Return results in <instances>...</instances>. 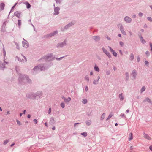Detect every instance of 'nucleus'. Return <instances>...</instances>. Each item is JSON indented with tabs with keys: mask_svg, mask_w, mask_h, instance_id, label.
Returning a JSON list of instances; mask_svg holds the SVG:
<instances>
[{
	"mask_svg": "<svg viewBox=\"0 0 152 152\" xmlns=\"http://www.w3.org/2000/svg\"><path fill=\"white\" fill-rule=\"evenodd\" d=\"M3 55L4 58L5 57L6 55V52L5 51V50L4 49V48H3Z\"/></svg>",
	"mask_w": 152,
	"mask_h": 152,
	"instance_id": "obj_44",
	"label": "nucleus"
},
{
	"mask_svg": "<svg viewBox=\"0 0 152 152\" xmlns=\"http://www.w3.org/2000/svg\"><path fill=\"white\" fill-rule=\"evenodd\" d=\"M146 89L145 87L144 86H143L142 87V88L140 89V92L141 93H142L143 92H144Z\"/></svg>",
	"mask_w": 152,
	"mask_h": 152,
	"instance_id": "obj_28",
	"label": "nucleus"
},
{
	"mask_svg": "<svg viewBox=\"0 0 152 152\" xmlns=\"http://www.w3.org/2000/svg\"><path fill=\"white\" fill-rule=\"evenodd\" d=\"M134 58V55L133 53H131L130 55L129 60L132 61Z\"/></svg>",
	"mask_w": 152,
	"mask_h": 152,
	"instance_id": "obj_24",
	"label": "nucleus"
},
{
	"mask_svg": "<svg viewBox=\"0 0 152 152\" xmlns=\"http://www.w3.org/2000/svg\"><path fill=\"white\" fill-rule=\"evenodd\" d=\"M55 58V56L54 55L53 53H50L47 54L45 56H43L41 59L39 60L38 61L39 62L46 61H51L54 60Z\"/></svg>",
	"mask_w": 152,
	"mask_h": 152,
	"instance_id": "obj_1",
	"label": "nucleus"
},
{
	"mask_svg": "<svg viewBox=\"0 0 152 152\" xmlns=\"http://www.w3.org/2000/svg\"><path fill=\"white\" fill-rule=\"evenodd\" d=\"M103 52L108 56L109 58H111V55L110 53L107 51L104 48H102Z\"/></svg>",
	"mask_w": 152,
	"mask_h": 152,
	"instance_id": "obj_9",
	"label": "nucleus"
},
{
	"mask_svg": "<svg viewBox=\"0 0 152 152\" xmlns=\"http://www.w3.org/2000/svg\"><path fill=\"white\" fill-rule=\"evenodd\" d=\"M47 67H40L39 68H40V69H39V71H45V70H46L47 69Z\"/></svg>",
	"mask_w": 152,
	"mask_h": 152,
	"instance_id": "obj_32",
	"label": "nucleus"
},
{
	"mask_svg": "<svg viewBox=\"0 0 152 152\" xmlns=\"http://www.w3.org/2000/svg\"><path fill=\"white\" fill-rule=\"evenodd\" d=\"M138 15H139V16L140 17H142L143 15V14L142 13H141V12H140L139 14H138Z\"/></svg>",
	"mask_w": 152,
	"mask_h": 152,
	"instance_id": "obj_59",
	"label": "nucleus"
},
{
	"mask_svg": "<svg viewBox=\"0 0 152 152\" xmlns=\"http://www.w3.org/2000/svg\"><path fill=\"white\" fill-rule=\"evenodd\" d=\"M85 90L86 92H87L88 91V87L87 86H86Z\"/></svg>",
	"mask_w": 152,
	"mask_h": 152,
	"instance_id": "obj_63",
	"label": "nucleus"
},
{
	"mask_svg": "<svg viewBox=\"0 0 152 152\" xmlns=\"http://www.w3.org/2000/svg\"><path fill=\"white\" fill-rule=\"evenodd\" d=\"M86 123L87 126H89L91 124V121L90 120H87L86 121Z\"/></svg>",
	"mask_w": 152,
	"mask_h": 152,
	"instance_id": "obj_21",
	"label": "nucleus"
},
{
	"mask_svg": "<svg viewBox=\"0 0 152 152\" xmlns=\"http://www.w3.org/2000/svg\"><path fill=\"white\" fill-rule=\"evenodd\" d=\"M120 31L123 35H125L126 34L125 31L124 29V28L120 29Z\"/></svg>",
	"mask_w": 152,
	"mask_h": 152,
	"instance_id": "obj_30",
	"label": "nucleus"
},
{
	"mask_svg": "<svg viewBox=\"0 0 152 152\" xmlns=\"http://www.w3.org/2000/svg\"><path fill=\"white\" fill-rule=\"evenodd\" d=\"M14 43L16 46L17 49H19V44L18 43L15 42H14Z\"/></svg>",
	"mask_w": 152,
	"mask_h": 152,
	"instance_id": "obj_43",
	"label": "nucleus"
},
{
	"mask_svg": "<svg viewBox=\"0 0 152 152\" xmlns=\"http://www.w3.org/2000/svg\"><path fill=\"white\" fill-rule=\"evenodd\" d=\"M18 27L19 28H20V27L21 25V21L20 20H18Z\"/></svg>",
	"mask_w": 152,
	"mask_h": 152,
	"instance_id": "obj_42",
	"label": "nucleus"
},
{
	"mask_svg": "<svg viewBox=\"0 0 152 152\" xmlns=\"http://www.w3.org/2000/svg\"><path fill=\"white\" fill-rule=\"evenodd\" d=\"M125 78L126 80H128L129 79V74L128 72H126L125 73Z\"/></svg>",
	"mask_w": 152,
	"mask_h": 152,
	"instance_id": "obj_22",
	"label": "nucleus"
},
{
	"mask_svg": "<svg viewBox=\"0 0 152 152\" xmlns=\"http://www.w3.org/2000/svg\"><path fill=\"white\" fill-rule=\"evenodd\" d=\"M35 99H38L42 95V93L41 91H38L35 93H34Z\"/></svg>",
	"mask_w": 152,
	"mask_h": 152,
	"instance_id": "obj_5",
	"label": "nucleus"
},
{
	"mask_svg": "<svg viewBox=\"0 0 152 152\" xmlns=\"http://www.w3.org/2000/svg\"><path fill=\"white\" fill-rule=\"evenodd\" d=\"M66 39H65L63 42L58 43L56 45L57 48H62L66 45Z\"/></svg>",
	"mask_w": 152,
	"mask_h": 152,
	"instance_id": "obj_6",
	"label": "nucleus"
},
{
	"mask_svg": "<svg viewBox=\"0 0 152 152\" xmlns=\"http://www.w3.org/2000/svg\"><path fill=\"white\" fill-rule=\"evenodd\" d=\"M149 45L151 48L150 50L152 52V43L150 42L149 43Z\"/></svg>",
	"mask_w": 152,
	"mask_h": 152,
	"instance_id": "obj_53",
	"label": "nucleus"
},
{
	"mask_svg": "<svg viewBox=\"0 0 152 152\" xmlns=\"http://www.w3.org/2000/svg\"><path fill=\"white\" fill-rule=\"evenodd\" d=\"M82 102L83 104H85L87 103L88 100L86 99H82Z\"/></svg>",
	"mask_w": 152,
	"mask_h": 152,
	"instance_id": "obj_29",
	"label": "nucleus"
},
{
	"mask_svg": "<svg viewBox=\"0 0 152 152\" xmlns=\"http://www.w3.org/2000/svg\"><path fill=\"white\" fill-rule=\"evenodd\" d=\"M106 38L109 40H111V38L109 37L108 36H106Z\"/></svg>",
	"mask_w": 152,
	"mask_h": 152,
	"instance_id": "obj_64",
	"label": "nucleus"
},
{
	"mask_svg": "<svg viewBox=\"0 0 152 152\" xmlns=\"http://www.w3.org/2000/svg\"><path fill=\"white\" fill-rule=\"evenodd\" d=\"M113 54L114 56L115 57H117V54L116 52H115Z\"/></svg>",
	"mask_w": 152,
	"mask_h": 152,
	"instance_id": "obj_58",
	"label": "nucleus"
},
{
	"mask_svg": "<svg viewBox=\"0 0 152 152\" xmlns=\"http://www.w3.org/2000/svg\"><path fill=\"white\" fill-rule=\"evenodd\" d=\"M148 102L151 104H152V101L148 97L146 98L145 99L142 101L143 102L145 103V102Z\"/></svg>",
	"mask_w": 152,
	"mask_h": 152,
	"instance_id": "obj_15",
	"label": "nucleus"
},
{
	"mask_svg": "<svg viewBox=\"0 0 152 152\" xmlns=\"http://www.w3.org/2000/svg\"><path fill=\"white\" fill-rule=\"evenodd\" d=\"M16 121V122H17V124L19 126H20V125H21L22 124L21 123V122H20L18 120H17Z\"/></svg>",
	"mask_w": 152,
	"mask_h": 152,
	"instance_id": "obj_46",
	"label": "nucleus"
},
{
	"mask_svg": "<svg viewBox=\"0 0 152 152\" xmlns=\"http://www.w3.org/2000/svg\"><path fill=\"white\" fill-rule=\"evenodd\" d=\"M110 71H106V74L107 75H109L110 74Z\"/></svg>",
	"mask_w": 152,
	"mask_h": 152,
	"instance_id": "obj_60",
	"label": "nucleus"
},
{
	"mask_svg": "<svg viewBox=\"0 0 152 152\" xmlns=\"http://www.w3.org/2000/svg\"><path fill=\"white\" fill-rule=\"evenodd\" d=\"M8 21L6 20L3 23L2 25V26H3V28L5 27L6 24L8 23Z\"/></svg>",
	"mask_w": 152,
	"mask_h": 152,
	"instance_id": "obj_37",
	"label": "nucleus"
},
{
	"mask_svg": "<svg viewBox=\"0 0 152 152\" xmlns=\"http://www.w3.org/2000/svg\"><path fill=\"white\" fill-rule=\"evenodd\" d=\"M140 39L142 43L143 44L145 43L146 42L144 39H143L142 37H141V38H140Z\"/></svg>",
	"mask_w": 152,
	"mask_h": 152,
	"instance_id": "obj_33",
	"label": "nucleus"
},
{
	"mask_svg": "<svg viewBox=\"0 0 152 152\" xmlns=\"http://www.w3.org/2000/svg\"><path fill=\"white\" fill-rule=\"evenodd\" d=\"M94 70L96 71H99V69L98 67H94Z\"/></svg>",
	"mask_w": 152,
	"mask_h": 152,
	"instance_id": "obj_51",
	"label": "nucleus"
},
{
	"mask_svg": "<svg viewBox=\"0 0 152 152\" xmlns=\"http://www.w3.org/2000/svg\"><path fill=\"white\" fill-rule=\"evenodd\" d=\"M119 98L120 100L121 101H122L124 99V96L122 93H121L119 94Z\"/></svg>",
	"mask_w": 152,
	"mask_h": 152,
	"instance_id": "obj_18",
	"label": "nucleus"
},
{
	"mask_svg": "<svg viewBox=\"0 0 152 152\" xmlns=\"http://www.w3.org/2000/svg\"><path fill=\"white\" fill-rule=\"evenodd\" d=\"M120 116L122 117H126V116L124 114H121L120 115Z\"/></svg>",
	"mask_w": 152,
	"mask_h": 152,
	"instance_id": "obj_57",
	"label": "nucleus"
},
{
	"mask_svg": "<svg viewBox=\"0 0 152 152\" xmlns=\"http://www.w3.org/2000/svg\"><path fill=\"white\" fill-rule=\"evenodd\" d=\"M1 31L3 32H4L5 31V27L3 28V26H2L1 29Z\"/></svg>",
	"mask_w": 152,
	"mask_h": 152,
	"instance_id": "obj_50",
	"label": "nucleus"
},
{
	"mask_svg": "<svg viewBox=\"0 0 152 152\" xmlns=\"http://www.w3.org/2000/svg\"><path fill=\"white\" fill-rule=\"evenodd\" d=\"M148 20L150 21L151 22L152 21V19L151 17H147Z\"/></svg>",
	"mask_w": 152,
	"mask_h": 152,
	"instance_id": "obj_52",
	"label": "nucleus"
},
{
	"mask_svg": "<svg viewBox=\"0 0 152 152\" xmlns=\"http://www.w3.org/2000/svg\"><path fill=\"white\" fill-rule=\"evenodd\" d=\"M138 35L139 37H140V38H141V37H142V34L141 32H138Z\"/></svg>",
	"mask_w": 152,
	"mask_h": 152,
	"instance_id": "obj_49",
	"label": "nucleus"
},
{
	"mask_svg": "<svg viewBox=\"0 0 152 152\" xmlns=\"http://www.w3.org/2000/svg\"><path fill=\"white\" fill-rule=\"evenodd\" d=\"M124 21L127 23H131L132 21V19L130 17L126 16L124 18Z\"/></svg>",
	"mask_w": 152,
	"mask_h": 152,
	"instance_id": "obj_7",
	"label": "nucleus"
},
{
	"mask_svg": "<svg viewBox=\"0 0 152 152\" xmlns=\"http://www.w3.org/2000/svg\"><path fill=\"white\" fill-rule=\"evenodd\" d=\"M14 14L15 16L18 18H19L20 17V13L18 11L15 12Z\"/></svg>",
	"mask_w": 152,
	"mask_h": 152,
	"instance_id": "obj_23",
	"label": "nucleus"
},
{
	"mask_svg": "<svg viewBox=\"0 0 152 152\" xmlns=\"http://www.w3.org/2000/svg\"><path fill=\"white\" fill-rule=\"evenodd\" d=\"M23 3L26 5V8L27 9L30 8L31 7V5L29 3V2H28V1H25V2H23Z\"/></svg>",
	"mask_w": 152,
	"mask_h": 152,
	"instance_id": "obj_19",
	"label": "nucleus"
},
{
	"mask_svg": "<svg viewBox=\"0 0 152 152\" xmlns=\"http://www.w3.org/2000/svg\"><path fill=\"white\" fill-rule=\"evenodd\" d=\"M145 54H146V55L147 56H149L150 55V53L148 51H147L146 52V53H145Z\"/></svg>",
	"mask_w": 152,
	"mask_h": 152,
	"instance_id": "obj_54",
	"label": "nucleus"
},
{
	"mask_svg": "<svg viewBox=\"0 0 152 152\" xmlns=\"http://www.w3.org/2000/svg\"><path fill=\"white\" fill-rule=\"evenodd\" d=\"M58 33V32L57 31H54L53 32H51L48 34L47 35L45 36V37L47 38L50 37L57 34Z\"/></svg>",
	"mask_w": 152,
	"mask_h": 152,
	"instance_id": "obj_10",
	"label": "nucleus"
},
{
	"mask_svg": "<svg viewBox=\"0 0 152 152\" xmlns=\"http://www.w3.org/2000/svg\"><path fill=\"white\" fill-rule=\"evenodd\" d=\"M64 57V56H63V57H61L58 58H55L56 59V60H57L59 61V60H61Z\"/></svg>",
	"mask_w": 152,
	"mask_h": 152,
	"instance_id": "obj_48",
	"label": "nucleus"
},
{
	"mask_svg": "<svg viewBox=\"0 0 152 152\" xmlns=\"http://www.w3.org/2000/svg\"><path fill=\"white\" fill-rule=\"evenodd\" d=\"M56 1L57 3H60L61 2V0H56Z\"/></svg>",
	"mask_w": 152,
	"mask_h": 152,
	"instance_id": "obj_61",
	"label": "nucleus"
},
{
	"mask_svg": "<svg viewBox=\"0 0 152 152\" xmlns=\"http://www.w3.org/2000/svg\"><path fill=\"white\" fill-rule=\"evenodd\" d=\"M113 114L112 113H110L108 117L106 119V121H107L110 119L113 116Z\"/></svg>",
	"mask_w": 152,
	"mask_h": 152,
	"instance_id": "obj_27",
	"label": "nucleus"
},
{
	"mask_svg": "<svg viewBox=\"0 0 152 152\" xmlns=\"http://www.w3.org/2000/svg\"><path fill=\"white\" fill-rule=\"evenodd\" d=\"M60 106L62 108H64L65 106V104L64 102H62L60 104Z\"/></svg>",
	"mask_w": 152,
	"mask_h": 152,
	"instance_id": "obj_39",
	"label": "nucleus"
},
{
	"mask_svg": "<svg viewBox=\"0 0 152 152\" xmlns=\"http://www.w3.org/2000/svg\"><path fill=\"white\" fill-rule=\"evenodd\" d=\"M93 39L95 41L97 42L99 41L100 39V37L99 36H94L92 37Z\"/></svg>",
	"mask_w": 152,
	"mask_h": 152,
	"instance_id": "obj_16",
	"label": "nucleus"
},
{
	"mask_svg": "<svg viewBox=\"0 0 152 152\" xmlns=\"http://www.w3.org/2000/svg\"><path fill=\"white\" fill-rule=\"evenodd\" d=\"M62 98L66 103L69 102L71 100V99L70 97H68L67 98H66V97L63 96L62 97Z\"/></svg>",
	"mask_w": 152,
	"mask_h": 152,
	"instance_id": "obj_14",
	"label": "nucleus"
},
{
	"mask_svg": "<svg viewBox=\"0 0 152 152\" xmlns=\"http://www.w3.org/2000/svg\"><path fill=\"white\" fill-rule=\"evenodd\" d=\"M50 121L52 122H53V123L54 122V121H55L53 118L52 117H51L50 118Z\"/></svg>",
	"mask_w": 152,
	"mask_h": 152,
	"instance_id": "obj_55",
	"label": "nucleus"
},
{
	"mask_svg": "<svg viewBox=\"0 0 152 152\" xmlns=\"http://www.w3.org/2000/svg\"><path fill=\"white\" fill-rule=\"evenodd\" d=\"M40 67H34L33 69L31 71V73L32 74H34L40 72L39 69Z\"/></svg>",
	"mask_w": 152,
	"mask_h": 152,
	"instance_id": "obj_8",
	"label": "nucleus"
},
{
	"mask_svg": "<svg viewBox=\"0 0 152 152\" xmlns=\"http://www.w3.org/2000/svg\"><path fill=\"white\" fill-rule=\"evenodd\" d=\"M97 80H94L93 82V84L94 85H96L98 83V82L99 80L100 79V77L99 76L97 77Z\"/></svg>",
	"mask_w": 152,
	"mask_h": 152,
	"instance_id": "obj_17",
	"label": "nucleus"
},
{
	"mask_svg": "<svg viewBox=\"0 0 152 152\" xmlns=\"http://www.w3.org/2000/svg\"><path fill=\"white\" fill-rule=\"evenodd\" d=\"M84 79L87 82H88L89 81V77L87 75H86L85 76Z\"/></svg>",
	"mask_w": 152,
	"mask_h": 152,
	"instance_id": "obj_36",
	"label": "nucleus"
},
{
	"mask_svg": "<svg viewBox=\"0 0 152 152\" xmlns=\"http://www.w3.org/2000/svg\"><path fill=\"white\" fill-rule=\"evenodd\" d=\"M133 139V134L132 133H131L129 135L128 139L129 141H131Z\"/></svg>",
	"mask_w": 152,
	"mask_h": 152,
	"instance_id": "obj_26",
	"label": "nucleus"
},
{
	"mask_svg": "<svg viewBox=\"0 0 152 152\" xmlns=\"http://www.w3.org/2000/svg\"><path fill=\"white\" fill-rule=\"evenodd\" d=\"M140 56H138L137 57V62H139L140 61Z\"/></svg>",
	"mask_w": 152,
	"mask_h": 152,
	"instance_id": "obj_47",
	"label": "nucleus"
},
{
	"mask_svg": "<svg viewBox=\"0 0 152 152\" xmlns=\"http://www.w3.org/2000/svg\"><path fill=\"white\" fill-rule=\"evenodd\" d=\"M5 6V4L3 3L0 4V10H4Z\"/></svg>",
	"mask_w": 152,
	"mask_h": 152,
	"instance_id": "obj_20",
	"label": "nucleus"
},
{
	"mask_svg": "<svg viewBox=\"0 0 152 152\" xmlns=\"http://www.w3.org/2000/svg\"><path fill=\"white\" fill-rule=\"evenodd\" d=\"M18 80L19 82L22 84L26 83H30L32 82L31 80L28 76L21 74L19 75Z\"/></svg>",
	"mask_w": 152,
	"mask_h": 152,
	"instance_id": "obj_2",
	"label": "nucleus"
},
{
	"mask_svg": "<svg viewBox=\"0 0 152 152\" xmlns=\"http://www.w3.org/2000/svg\"><path fill=\"white\" fill-rule=\"evenodd\" d=\"M60 8L58 7H55L54 8V12L53 14L55 15H58L59 14Z\"/></svg>",
	"mask_w": 152,
	"mask_h": 152,
	"instance_id": "obj_12",
	"label": "nucleus"
},
{
	"mask_svg": "<svg viewBox=\"0 0 152 152\" xmlns=\"http://www.w3.org/2000/svg\"><path fill=\"white\" fill-rule=\"evenodd\" d=\"M17 4V3H15V5L12 7V8H11V9L9 13V14L8 15V18H9V15L10 14V13L12 12V9H14V8L15 7V6L16 5V4Z\"/></svg>",
	"mask_w": 152,
	"mask_h": 152,
	"instance_id": "obj_34",
	"label": "nucleus"
},
{
	"mask_svg": "<svg viewBox=\"0 0 152 152\" xmlns=\"http://www.w3.org/2000/svg\"><path fill=\"white\" fill-rule=\"evenodd\" d=\"M22 42L23 47L27 48L29 47V43L27 41L25 40V42L23 41Z\"/></svg>",
	"mask_w": 152,
	"mask_h": 152,
	"instance_id": "obj_13",
	"label": "nucleus"
},
{
	"mask_svg": "<svg viewBox=\"0 0 152 152\" xmlns=\"http://www.w3.org/2000/svg\"><path fill=\"white\" fill-rule=\"evenodd\" d=\"M137 74V71L135 70H133L132 71L131 74V77L132 80H134L136 79Z\"/></svg>",
	"mask_w": 152,
	"mask_h": 152,
	"instance_id": "obj_4",
	"label": "nucleus"
},
{
	"mask_svg": "<svg viewBox=\"0 0 152 152\" xmlns=\"http://www.w3.org/2000/svg\"><path fill=\"white\" fill-rule=\"evenodd\" d=\"M119 43H120V45L121 47L123 46L124 45V43L120 41L119 42Z\"/></svg>",
	"mask_w": 152,
	"mask_h": 152,
	"instance_id": "obj_56",
	"label": "nucleus"
},
{
	"mask_svg": "<svg viewBox=\"0 0 152 152\" xmlns=\"http://www.w3.org/2000/svg\"><path fill=\"white\" fill-rule=\"evenodd\" d=\"M117 26L120 28V29L124 28L123 25L121 24H118L117 25Z\"/></svg>",
	"mask_w": 152,
	"mask_h": 152,
	"instance_id": "obj_45",
	"label": "nucleus"
},
{
	"mask_svg": "<svg viewBox=\"0 0 152 152\" xmlns=\"http://www.w3.org/2000/svg\"><path fill=\"white\" fill-rule=\"evenodd\" d=\"M108 48H109L110 51L112 53V54L114 53L115 52V51L112 49L110 47L108 46Z\"/></svg>",
	"mask_w": 152,
	"mask_h": 152,
	"instance_id": "obj_41",
	"label": "nucleus"
},
{
	"mask_svg": "<svg viewBox=\"0 0 152 152\" xmlns=\"http://www.w3.org/2000/svg\"><path fill=\"white\" fill-rule=\"evenodd\" d=\"M106 116V113H104L102 115L101 118H100V120L101 121H102L105 118Z\"/></svg>",
	"mask_w": 152,
	"mask_h": 152,
	"instance_id": "obj_25",
	"label": "nucleus"
},
{
	"mask_svg": "<svg viewBox=\"0 0 152 152\" xmlns=\"http://www.w3.org/2000/svg\"><path fill=\"white\" fill-rule=\"evenodd\" d=\"M9 64V62H8L5 61L4 60L3 63H2V65L3 66H5L6 65H8Z\"/></svg>",
	"mask_w": 152,
	"mask_h": 152,
	"instance_id": "obj_35",
	"label": "nucleus"
},
{
	"mask_svg": "<svg viewBox=\"0 0 152 152\" xmlns=\"http://www.w3.org/2000/svg\"><path fill=\"white\" fill-rule=\"evenodd\" d=\"M75 23V21H72L69 23V24L66 25L64 27L61 28V31H63L65 29H67L71 27L72 25H74Z\"/></svg>",
	"mask_w": 152,
	"mask_h": 152,
	"instance_id": "obj_3",
	"label": "nucleus"
},
{
	"mask_svg": "<svg viewBox=\"0 0 152 152\" xmlns=\"http://www.w3.org/2000/svg\"><path fill=\"white\" fill-rule=\"evenodd\" d=\"M144 137L145 138L147 139L148 140H150L151 139V138L147 134H145V135L144 136Z\"/></svg>",
	"mask_w": 152,
	"mask_h": 152,
	"instance_id": "obj_31",
	"label": "nucleus"
},
{
	"mask_svg": "<svg viewBox=\"0 0 152 152\" xmlns=\"http://www.w3.org/2000/svg\"><path fill=\"white\" fill-rule=\"evenodd\" d=\"M145 63L146 65L147 66H148L149 64V62L147 61H146L145 62Z\"/></svg>",
	"mask_w": 152,
	"mask_h": 152,
	"instance_id": "obj_62",
	"label": "nucleus"
},
{
	"mask_svg": "<svg viewBox=\"0 0 152 152\" xmlns=\"http://www.w3.org/2000/svg\"><path fill=\"white\" fill-rule=\"evenodd\" d=\"M80 134L84 137H86L87 136V134L86 132H84L81 133Z\"/></svg>",
	"mask_w": 152,
	"mask_h": 152,
	"instance_id": "obj_40",
	"label": "nucleus"
},
{
	"mask_svg": "<svg viewBox=\"0 0 152 152\" xmlns=\"http://www.w3.org/2000/svg\"><path fill=\"white\" fill-rule=\"evenodd\" d=\"M9 142V140L8 139H6L4 140L3 142V144L4 145L7 144Z\"/></svg>",
	"mask_w": 152,
	"mask_h": 152,
	"instance_id": "obj_38",
	"label": "nucleus"
},
{
	"mask_svg": "<svg viewBox=\"0 0 152 152\" xmlns=\"http://www.w3.org/2000/svg\"><path fill=\"white\" fill-rule=\"evenodd\" d=\"M26 96L29 98L31 99H35V96L34 95V93H28L26 94Z\"/></svg>",
	"mask_w": 152,
	"mask_h": 152,
	"instance_id": "obj_11",
	"label": "nucleus"
}]
</instances>
